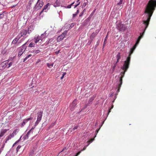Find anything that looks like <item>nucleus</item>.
<instances>
[{
  "instance_id": "nucleus-27",
  "label": "nucleus",
  "mask_w": 156,
  "mask_h": 156,
  "mask_svg": "<svg viewBox=\"0 0 156 156\" xmlns=\"http://www.w3.org/2000/svg\"><path fill=\"white\" fill-rule=\"evenodd\" d=\"M95 98V97H94V96H93L92 97H91L89 100V102H91Z\"/></svg>"
},
{
  "instance_id": "nucleus-40",
  "label": "nucleus",
  "mask_w": 156,
  "mask_h": 156,
  "mask_svg": "<svg viewBox=\"0 0 156 156\" xmlns=\"http://www.w3.org/2000/svg\"><path fill=\"white\" fill-rule=\"evenodd\" d=\"M66 73H64L63 74H62V76L61 77V79H62L63 77H64V76L66 75Z\"/></svg>"
},
{
  "instance_id": "nucleus-16",
  "label": "nucleus",
  "mask_w": 156,
  "mask_h": 156,
  "mask_svg": "<svg viewBox=\"0 0 156 156\" xmlns=\"http://www.w3.org/2000/svg\"><path fill=\"white\" fill-rule=\"evenodd\" d=\"M37 145L36 143L35 144V145L33 149L30 152V155L32 156V155L34 153V151L36 150L37 148Z\"/></svg>"
},
{
  "instance_id": "nucleus-5",
  "label": "nucleus",
  "mask_w": 156,
  "mask_h": 156,
  "mask_svg": "<svg viewBox=\"0 0 156 156\" xmlns=\"http://www.w3.org/2000/svg\"><path fill=\"white\" fill-rule=\"evenodd\" d=\"M27 42H26L22 46L19 48V51L18 54V56L20 57L25 51L27 47L25 46Z\"/></svg>"
},
{
  "instance_id": "nucleus-4",
  "label": "nucleus",
  "mask_w": 156,
  "mask_h": 156,
  "mask_svg": "<svg viewBox=\"0 0 156 156\" xmlns=\"http://www.w3.org/2000/svg\"><path fill=\"white\" fill-rule=\"evenodd\" d=\"M117 29L120 31H124L126 30V27L125 24L118 23L116 25Z\"/></svg>"
},
{
  "instance_id": "nucleus-36",
  "label": "nucleus",
  "mask_w": 156,
  "mask_h": 156,
  "mask_svg": "<svg viewBox=\"0 0 156 156\" xmlns=\"http://www.w3.org/2000/svg\"><path fill=\"white\" fill-rule=\"evenodd\" d=\"M20 140V139L16 141L15 143L13 145L12 147H14L16 144L18 142H19Z\"/></svg>"
},
{
  "instance_id": "nucleus-7",
  "label": "nucleus",
  "mask_w": 156,
  "mask_h": 156,
  "mask_svg": "<svg viewBox=\"0 0 156 156\" xmlns=\"http://www.w3.org/2000/svg\"><path fill=\"white\" fill-rule=\"evenodd\" d=\"M8 62H9V61L7 60L1 63L0 64V70H2L6 67L7 68Z\"/></svg>"
},
{
  "instance_id": "nucleus-35",
  "label": "nucleus",
  "mask_w": 156,
  "mask_h": 156,
  "mask_svg": "<svg viewBox=\"0 0 156 156\" xmlns=\"http://www.w3.org/2000/svg\"><path fill=\"white\" fill-rule=\"evenodd\" d=\"M21 147V146L20 145H18L17 147L16 148V150L17 151V152L20 149V148Z\"/></svg>"
},
{
  "instance_id": "nucleus-38",
  "label": "nucleus",
  "mask_w": 156,
  "mask_h": 156,
  "mask_svg": "<svg viewBox=\"0 0 156 156\" xmlns=\"http://www.w3.org/2000/svg\"><path fill=\"white\" fill-rule=\"evenodd\" d=\"M25 39L24 38H22L21 39V40L18 42V44H19L21 42L23 41Z\"/></svg>"
},
{
  "instance_id": "nucleus-14",
  "label": "nucleus",
  "mask_w": 156,
  "mask_h": 156,
  "mask_svg": "<svg viewBox=\"0 0 156 156\" xmlns=\"http://www.w3.org/2000/svg\"><path fill=\"white\" fill-rule=\"evenodd\" d=\"M32 119L33 118L32 117H30L28 119H24L22 123L21 127H23L29 120H32Z\"/></svg>"
},
{
  "instance_id": "nucleus-10",
  "label": "nucleus",
  "mask_w": 156,
  "mask_h": 156,
  "mask_svg": "<svg viewBox=\"0 0 156 156\" xmlns=\"http://www.w3.org/2000/svg\"><path fill=\"white\" fill-rule=\"evenodd\" d=\"M49 6H50V3H48L46 5H44L43 9L40 12L39 15H42V16H43L44 15V14H42V13L43 12H47L48 10L47 9H48V7Z\"/></svg>"
},
{
  "instance_id": "nucleus-24",
  "label": "nucleus",
  "mask_w": 156,
  "mask_h": 156,
  "mask_svg": "<svg viewBox=\"0 0 156 156\" xmlns=\"http://www.w3.org/2000/svg\"><path fill=\"white\" fill-rule=\"evenodd\" d=\"M47 66H48V67H49V68H51L53 66V65H54V63H52L51 64H50L49 63H47Z\"/></svg>"
},
{
  "instance_id": "nucleus-51",
  "label": "nucleus",
  "mask_w": 156,
  "mask_h": 156,
  "mask_svg": "<svg viewBox=\"0 0 156 156\" xmlns=\"http://www.w3.org/2000/svg\"><path fill=\"white\" fill-rule=\"evenodd\" d=\"M107 36H108V34H107V36L105 37L104 40V42L107 40Z\"/></svg>"
},
{
  "instance_id": "nucleus-23",
  "label": "nucleus",
  "mask_w": 156,
  "mask_h": 156,
  "mask_svg": "<svg viewBox=\"0 0 156 156\" xmlns=\"http://www.w3.org/2000/svg\"><path fill=\"white\" fill-rule=\"evenodd\" d=\"M123 2V0H120V2L119 3H118V5L119 6V7H118L117 8L118 9H121L122 8L121 6V4Z\"/></svg>"
},
{
  "instance_id": "nucleus-15",
  "label": "nucleus",
  "mask_w": 156,
  "mask_h": 156,
  "mask_svg": "<svg viewBox=\"0 0 156 156\" xmlns=\"http://www.w3.org/2000/svg\"><path fill=\"white\" fill-rule=\"evenodd\" d=\"M8 130L6 129H4L2 130L0 132V138L2 137L5 133L7 132Z\"/></svg>"
},
{
  "instance_id": "nucleus-28",
  "label": "nucleus",
  "mask_w": 156,
  "mask_h": 156,
  "mask_svg": "<svg viewBox=\"0 0 156 156\" xmlns=\"http://www.w3.org/2000/svg\"><path fill=\"white\" fill-rule=\"evenodd\" d=\"M31 55H29L28 56H27L24 59L23 62L26 61L27 59H28L29 58L31 57Z\"/></svg>"
},
{
  "instance_id": "nucleus-53",
  "label": "nucleus",
  "mask_w": 156,
  "mask_h": 156,
  "mask_svg": "<svg viewBox=\"0 0 156 156\" xmlns=\"http://www.w3.org/2000/svg\"><path fill=\"white\" fill-rule=\"evenodd\" d=\"M79 10L78 9L77 10V12H76V13H77V14H78V13H79Z\"/></svg>"
},
{
  "instance_id": "nucleus-25",
  "label": "nucleus",
  "mask_w": 156,
  "mask_h": 156,
  "mask_svg": "<svg viewBox=\"0 0 156 156\" xmlns=\"http://www.w3.org/2000/svg\"><path fill=\"white\" fill-rule=\"evenodd\" d=\"M97 34V33H92L90 37L91 38H94L95 36H96Z\"/></svg>"
},
{
  "instance_id": "nucleus-1",
  "label": "nucleus",
  "mask_w": 156,
  "mask_h": 156,
  "mask_svg": "<svg viewBox=\"0 0 156 156\" xmlns=\"http://www.w3.org/2000/svg\"><path fill=\"white\" fill-rule=\"evenodd\" d=\"M143 37L142 34H140V36L139 37L135 45L131 48L128 56L127 57L126 60L124 62V64L121 67V69L123 70V71L121 72L120 74L121 76L119 78V83L118 84L117 86L118 89L116 91L117 93H118L119 91L120 88L122 83V78L124 76L125 72L127 71L129 68L130 61L131 55L133 52L136 46L139 44L140 40Z\"/></svg>"
},
{
  "instance_id": "nucleus-22",
  "label": "nucleus",
  "mask_w": 156,
  "mask_h": 156,
  "mask_svg": "<svg viewBox=\"0 0 156 156\" xmlns=\"http://www.w3.org/2000/svg\"><path fill=\"white\" fill-rule=\"evenodd\" d=\"M46 32H45L44 33L42 34L41 35V36H40V37H41V38L42 39V41L45 38L47 37L46 34Z\"/></svg>"
},
{
  "instance_id": "nucleus-29",
  "label": "nucleus",
  "mask_w": 156,
  "mask_h": 156,
  "mask_svg": "<svg viewBox=\"0 0 156 156\" xmlns=\"http://www.w3.org/2000/svg\"><path fill=\"white\" fill-rule=\"evenodd\" d=\"M113 105H112L111 107L109 109L108 112V115L109 114L110 112L111 111V110L113 108Z\"/></svg>"
},
{
  "instance_id": "nucleus-3",
  "label": "nucleus",
  "mask_w": 156,
  "mask_h": 156,
  "mask_svg": "<svg viewBox=\"0 0 156 156\" xmlns=\"http://www.w3.org/2000/svg\"><path fill=\"white\" fill-rule=\"evenodd\" d=\"M29 29V28H28V30L24 29L22 30L20 33L19 34L18 37L20 38L22 37L25 36L27 33L29 34H30L31 33V31Z\"/></svg>"
},
{
  "instance_id": "nucleus-2",
  "label": "nucleus",
  "mask_w": 156,
  "mask_h": 156,
  "mask_svg": "<svg viewBox=\"0 0 156 156\" xmlns=\"http://www.w3.org/2000/svg\"><path fill=\"white\" fill-rule=\"evenodd\" d=\"M156 7V0H150L146 5L144 13L146 15L144 17V18L147 19L146 20H143V24L145 25L144 30L142 33H140V34H142L143 36L144 33L145 31L149 24L151 18L152 16L155 8Z\"/></svg>"
},
{
  "instance_id": "nucleus-19",
  "label": "nucleus",
  "mask_w": 156,
  "mask_h": 156,
  "mask_svg": "<svg viewBox=\"0 0 156 156\" xmlns=\"http://www.w3.org/2000/svg\"><path fill=\"white\" fill-rule=\"evenodd\" d=\"M20 38V37H18V35L17 37L13 40L12 42V43L13 44H16Z\"/></svg>"
},
{
  "instance_id": "nucleus-33",
  "label": "nucleus",
  "mask_w": 156,
  "mask_h": 156,
  "mask_svg": "<svg viewBox=\"0 0 156 156\" xmlns=\"http://www.w3.org/2000/svg\"><path fill=\"white\" fill-rule=\"evenodd\" d=\"M53 40L52 39H49L48 40V42L46 43V44H48L49 43H51V42Z\"/></svg>"
},
{
  "instance_id": "nucleus-30",
  "label": "nucleus",
  "mask_w": 156,
  "mask_h": 156,
  "mask_svg": "<svg viewBox=\"0 0 156 156\" xmlns=\"http://www.w3.org/2000/svg\"><path fill=\"white\" fill-rule=\"evenodd\" d=\"M4 15L3 14V12L0 14V19H2L4 18Z\"/></svg>"
},
{
  "instance_id": "nucleus-50",
  "label": "nucleus",
  "mask_w": 156,
  "mask_h": 156,
  "mask_svg": "<svg viewBox=\"0 0 156 156\" xmlns=\"http://www.w3.org/2000/svg\"><path fill=\"white\" fill-rule=\"evenodd\" d=\"M77 15V13L73 14V17H75Z\"/></svg>"
},
{
  "instance_id": "nucleus-48",
  "label": "nucleus",
  "mask_w": 156,
  "mask_h": 156,
  "mask_svg": "<svg viewBox=\"0 0 156 156\" xmlns=\"http://www.w3.org/2000/svg\"><path fill=\"white\" fill-rule=\"evenodd\" d=\"M80 4V2H79L78 4L75 5L74 8L77 7Z\"/></svg>"
},
{
  "instance_id": "nucleus-26",
  "label": "nucleus",
  "mask_w": 156,
  "mask_h": 156,
  "mask_svg": "<svg viewBox=\"0 0 156 156\" xmlns=\"http://www.w3.org/2000/svg\"><path fill=\"white\" fill-rule=\"evenodd\" d=\"M40 51L39 50H37L34 51H33V53L35 54H36L37 53H40Z\"/></svg>"
},
{
  "instance_id": "nucleus-8",
  "label": "nucleus",
  "mask_w": 156,
  "mask_h": 156,
  "mask_svg": "<svg viewBox=\"0 0 156 156\" xmlns=\"http://www.w3.org/2000/svg\"><path fill=\"white\" fill-rule=\"evenodd\" d=\"M44 4L43 2L40 0H38L36 5L34 7V9L37 10H38L42 7Z\"/></svg>"
},
{
  "instance_id": "nucleus-43",
  "label": "nucleus",
  "mask_w": 156,
  "mask_h": 156,
  "mask_svg": "<svg viewBox=\"0 0 156 156\" xmlns=\"http://www.w3.org/2000/svg\"><path fill=\"white\" fill-rule=\"evenodd\" d=\"M85 9H84L83 10V11L80 14V15H79V16H82L83 14V12L85 10Z\"/></svg>"
},
{
  "instance_id": "nucleus-12",
  "label": "nucleus",
  "mask_w": 156,
  "mask_h": 156,
  "mask_svg": "<svg viewBox=\"0 0 156 156\" xmlns=\"http://www.w3.org/2000/svg\"><path fill=\"white\" fill-rule=\"evenodd\" d=\"M34 129V128H32L30 129L27 133V134L24 136V138L25 139H27L31 135V134L33 133V131L32 130Z\"/></svg>"
},
{
  "instance_id": "nucleus-41",
  "label": "nucleus",
  "mask_w": 156,
  "mask_h": 156,
  "mask_svg": "<svg viewBox=\"0 0 156 156\" xmlns=\"http://www.w3.org/2000/svg\"><path fill=\"white\" fill-rule=\"evenodd\" d=\"M101 126L99 127V128L98 129H97L96 130V135H97V133H98L99 130L100 129V128H101Z\"/></svg>"
},
{
  "instance_id": "nucleus-55",
  "label": "nucleus",
  "mask_w": 156,
  "mask_h": 156,
  "mask_svg": "<svg viewBox=\"0 0 156 156\" xmlns=\"http://www.w3.org/2000/svg\"><path fill=\"white\" fill-rule=\"evenodd\" d=\"M85 6V5H84V4H83L82 5V8H83V6Z\"/></svg>"
},
{
  "instance_id": "nucleus-44",
  "label": "nucleus",
  "mask_w": 156,
  "mask_h": 156,
  "mask_svg": "<svg viewBox=\"0 0 156 156\" xmlns=\"http://www.w3.org/2000/svg\"><path fill=\"white\" fill-rule=\"evenodd\" d=\"M116 64L115 63V64L114 65V66L113 67V68H112L113 71L114 70V69H115V68L116 66Z\"/></svg>"
},
{
  "instance_id": "nucleus-34",
  "label": "nucleus",
  "mask_w": 156,
  "mask_h": 156,
  "mask_svg": "<svg viewBox=\"0 0 156 156\" xmlns=\"http://www.w3.org/2000/svg\"><path fill=\"white\" fill-rule=\"evenodd\" d=\"M89 144H90V143H89L87 145L85 146H84V147L83 148V149L82 150H81V151H83L85 150L86 149V147H87Z\"/></svg>"
},
{
  "instance_id": "nucleus-42",
  "label": "nucleus",
  "mask_w": 156,
  "mask_h": 156,
  "mask_svg": "<svg viewBox=\"0 0 156 156\" xmlns=\"http://www.w3.org/2000/svg\"><path fill=\"white\" fill-rule=\"evenodd\" d=\"M78 126H75L73 129V130H74L76 129H77L78 128Z\"/></svg>"
},
{
  "instance_id": "nucleus-11",
  "label": "nucleus",
  "mask_w": 156,
  "mask_h": 156,
  "mask_svg": "<svg viewBox=\"0 0 156 156\" xmlns=\"http://www.w3.org/2000/svg\"><path fill=\"white\" fill-rule=\"evenodd\" d=\"M77 100L76 99L74 100L72 103L70 105V109L72 111L73 110L74 108L76 107L77 105Z\"/></svg>"
},
{
  "instance_id": "nucleus-56",
  "label": "nucleus",
  "mask_w": 156,
  "mask_h": 156,
  "mask_svg": "<svg viewBox=\"0 0 156 156\" xmlns=\"http://www.w3.org/2000/svg\"><path fill=\"white\" fill-rule=\"evenodd\" d=\"M80 0H77V2H79V1H80Z\"/></svg>"
},
{
  "instance_id": "nucleus-13",
  "label": "nucleus",
  "mask_w": 156,
  "mask_h": 156,
  "mask_svg": "<svg viewBox=\"0 0 156 156\" xmlns=\"http://www.w3.org/2000/svg\"><path fill=\"white\" fill-rule=\"evenodd\" d=\"M34 42L35 43H37V42L40 41H42V39L41 38V37L39 35H37V36H35L34 38ZM41 41H40L41 42Z\"/></svg>"
},
{
  "instance_id": "nucleus-32",
  "label": "nucleus",
  "mask_w": 156,
  "mask_h": 156,
  "mask_svg": "<svg viewBox=\"0 0 156 156\" xmlns=\"http://www.w3.org/2000/svg\"><path fill=\"white\" fill-rule=\"evenodd\" d=\"M94 140V138H92L90 139L89 140H88L87 142L88 143V144L91 143L93 140Z\"/></svg>"
},
{
  "instance_id": "nucleus-21",
  "label": "nucleus",
  "mask_w": 156,
  "mask_h": 156,
  "mask_svg": "<svg viewBox=\"0 0 156 156\" xmlns=\"http://www.w3.org/2000/svg\"><path fill=\"white\" fill-rule=\"evenodd\" d=\"M60 5V3L59 1L57 0L54 4L53 5L54 7L59 6Z\"/></svg>"
},
{
  "instance_id": "nucleus-52",
  "label": "nucleus",
  "mask_w": 156,
  "mask_h": 156,
  "mask_svg": "<svg viewBox=\"0 0 156 156\" xmlns=\"http://www.w3.org/2000/svg\"><path fill=\"white\" fill-rule=\"evenodd\" d=\"M75 24L74 23H72L71 24V25L70 26V27H72Z\"/></svg>"
},
{
  "instance_id": "nucleus-17",
  "label": "nucleus",
  "mask_w": 156,
  "mask_h": 156,
  "mask_svg": "<svg viewBox=\"0 0 156 156\" xmlns=\"http://www.w3.org/2000/svg\"><path fill=\"white\" fill-rule=\"evenodd\" d=\"M14 137L11 134H9L8 136H7L6 138V140L5 142V143H7V142L9 140L11 139L12 138Z\"/></svg>"
},
{
  "instance_id": "nucleus-31",
  "label": "nucleus",
  "mask_w": 156,
  "mask_h": 156,
  "mask_svg": "<svg viewBox=\"0 0 156 156\" xmlns=\"http://www.w3.org/2000/svg\"><path fill=\"white\" fill-rule=\"evenodd\" d=\"M34 45L35 44L34 43H33L31 42L30 44L29 45V47H32L34 46Z\"/></svg>"
},
{
  "instance_id": "nucleus-46",
  "label": "nucleus",
  "mask_w": 156,
  "mask_h": 156,
  "mask_svg": "<svg viewBox=\"0 0 156 156\" xmlns=\"http://www.w3.org/2000/svg\"><path fill=\"white\" fill-rule=\"evenodd\" d=\"M81 152V151H79L77 153H76V155L75 156H77Z\"/></svg>"
},
{
  "instance_id": "nucleus-6",
  "label": "nucleus",
  "mask_w": 156,
  "mask_h": 156,
  "mask_svg": "<svg viewBox=\"0 0 156 156\" xmlns=\"http://www.w3.org/2000/svg\"><path fill=\"white\" fill-rule=\"evenodd\" d=\"M42 114L43 112L40 111L38 112L37 120L36 121L34 125L35 126H37L41 120L42 116Z\"/></svg>"
},
{
  "instance_id": "nucleus-47",
  "label": "nucleus",
  "mask_w": 156,
  "mask_h": 156,
  "mask_svg": "<svg viewBox=\"0 0 156 156\" xmlns=\"http://www.w3.org/2000/svg\"><path fill=\"white\" fill-rule=\"evenodd\" d=\"M71 6H72L70 5H68L67 6V7L66 8H69V9L70 8H71Z\"/></svg>"
},
{
  "instance_id": "nucleus-54",
  "label": "nucleus",
  "mask_w": 156,
  "mask_h": 156,
  "mask_svg": "<svg viewBox=\"0 0 156 156\" xmlns=\"http://www.w3.org/2000/svg\"><path fill=\"white\" fill-rule=\"evenodd\" d=\"M74 2H73V3H72L70 5L72 6L74 4Z\"/></svg>"
},
{
  "instance_id": "nucleus-37",
  "label": "nucleus",
  "mask_w": 156,
  "mask_h": 156,
  "mask_svg": "<svg viewBox=\"0 0 156 156\" xmlns=\"http://www.w3.org/2000/svg\"><path fill=\"white\" fill-rule=\"evenodd\" d=\"M12 65V62H10L9 63H8V66H7V68H8L10 67Z\"/></svg>"
},
{
  "instance_id": "nucleus-20",
  "label": "nucleus",
  "mask_w": 156,
  "mask_h": 156,
  "mask_svg": "<svg viewBox=\"0 0 156 156\" xmlns=\"http://www.w3.org/2000/svg\"><path fill=\"white\" fill-rule=\"evenodd\" d=\"M121 58L120 54L119 52L118 53L117 55L116 56V58L117 59V61L116 62V64H117L118 62H119V60Z\"/></svg>"
},
{
  "instance_id": "nucleus-9",
  "label": "nucleus",
  "mask_w": 156,
  "mask_h": 156,
  "mask_svg": "<svg viewBox=\"0 0 156 156\" xmlns=\"http://www.w3.org/2000/svg\"><path fill=\"white\" fill-rule=\"evenodd\" d=\"M67 33V31H64L63 33L59 36L57 38V41L59 42L61 41L62 40L64 37L66 36V35Z\"/></svg>"
},
{
  "instance_id": "nucleus-49",
  "label": "nucleus",
  "mask_w": 156,
  "mask_h": 156,
  "mask_svg": "<svg viewBox=\"0 0 156 156\" xmlns=\"http://www.w3.org/2000/svg\"><path fill=\"white\" fill-rule=\"evenodd\" d=\"M115 7H116V9H118L117 8H118V7H119V5H118V3L116 5H115Z\"/></svg>"
},
{
  "instance_id": "nucleus-18",
  "label": "nucleus",
  "mask_w": 156,
  "mask_h": 156,
  "mask_svg": "<svg viewBox=\"0 0 156 156\" xmlns=\"http://www.w3.org/2000/svg\"><path fill=\"white\" fill-rule=\"evenodd\" d=\"M19 131V129H16L13 131V133L11 134L12 136L14 137L17 134Z\"/></svg>"
},
{
  "instance_id": "nucleus-45",
  "label": "nucleus",
  "mask_w": 156,
  "mask_h": 156,
  "mask_svg": "<svg viewBox=\"0 0 156 156\" xmlns=\"http://www.w3.org/2000/svg\"><path fill=\"white\" fill-rule=\"evenodd\" d=\"M41 62V60H40V59H38L37 60V62H36V64H38V63H39V62Z\"/></svg>"
},
{
  "instance_id": "nucleus-39",
  "label": "nucleus",
  "mask_w": 156,
  "mask_h": 156,
  "mask_svg": "<svg viewBox=\"0 0 156 156\" xmlns=\"http://www.w3.org/2000/svg\"><path fill=\"white\" fill-rule=\"evenodd\" d=\"M95 10L96 9H95L94 10V11L92 12V13L90 14V15L89 16V17H91L94 14V12L95 11Z\"/></svg>"
}]
</instances>
